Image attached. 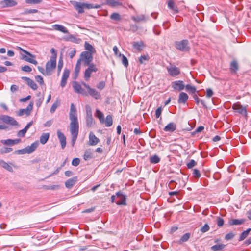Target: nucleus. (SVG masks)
<instances>
[{"label":"nucleus","instance_id":"obj_1","mask_svg":"<svg viewBox=\"0 0 251 251\" xmlns=\"http://www.w3.org/2000/svg\"><path fill=\"white\" fill-rule=\"evenodd\" d=\"M70 131L72 135H78L79 124L77 116L76 109L73 103L70 106L69 112Z\"/></svg>","mask_w":251,"mask_h":251},{"label":"nucleus","instance_id":"obj_2","mask_svg":"<svg viewBox=\"0 0 251 251\" xmlns=\"http://www.w3.org/2000/svg\"><path fill=\"white\" fill-rule=\"evenodd\" d=\"M70 3L73 5L74 8L79 14L84 12V9H98L100 8V5L98 4H92L90 3L77 2L76 1H70Z\"/></svg>","mask_w":251,"mask_h":251},{"label":"nucleus","instance_id":"obj_3","mask_svg":"<svg viewBox=\"0 0 251 251\" xmlns=\"http://www.w3.org/2000/svg\"><path fill=\"white\" fill-rule=\"evenodd\" d=\"M56 66V55L51 56L49 61L46 64L45 74L46 75H50Z\"/></svg>","mask_w":251,"mask_h":251},{"label":"nucleus","instance_id":"obj_4","mask_svg":"<svg viewBox=\"0 0 251 251\" xmlns=\"http://www.w3.org/2000/svg\"><path fill=\"white\" fill-rule=\"evenodd\" d=\"M93 59V55H91V53H87V51H83L81 52L77 61H79L80 64L82 63L84 66H89L92 64L91 63Z\"/></svg>","mask_w":251,"mask_h":251},{"label":"nucleus","instance_id":"obj_5","mask_svg":"<svg viewBox=\"0 0 251 251\" xmlns=\"http://www.w3.org/2000/svg\"><path fill=\"white\" fill-rule=\"evenodd\" d=\"M38 146V143L34 142L30 146H28L25 148L16 150L14 151V153L16 154H30L32 153L37 148Z\"/></svg>","mask_w":251,"mask_h":251},{"label":"nucleus","instance_id":"obj_6","mask_svg":"<svg viewBox=\"0 0 251 251\" xmlns=\"http://www.w3.org/2000/svg\"><path fill=\"white\" fill-rule=\"evenodd\" d=\"M20 50H21L23 52L25 53L26 55H22L21 59L28 62L29 63H32L34 65H37L38 64L37 61L34 59L35 56L28 52L27 51L22 49L21 48H19Z\"/></svg>","mask_w":251,"mask_h":251},{"label":"nucleus","instance_id":"obj_7","mask_svg":"<svg viewBox=\"0 0 251 251\" xmlns=\"http://www.w3.org/2000/svg\"><path fill=\"white\" fill-rule=\"evenodd\" d=\"M232 108L236 112L244 117L247 116V112L246 108L241 105L239 103H236L233 104Z\"/></svg>","mask_w":251,"mask_h":251},{"label":"nucleus","instance_id":"obj_8","mask_svg":"<svg viewBox=\"0 0 251 251\" xmlns=\"http://www.w3.org/2000/svg\"><path fill=\"white\" fill-rule=\"evenodd\" d=\"M0 120L5 124H9L12 126H19L18 122L14 118L7 115H0Z\"/></svg>","mask_w":251,"mask_h":251},{"label":"nucleus","instance_id":"obj_9","mask_svg":"<svg viewBox=\"0 0 251 251\" xmlns=\"http://www.w3.org/2000/svg\"><path fill=\"white\" fill-rule=\"evenodd\" d=\"M97 70L98 69L96 68L95 65H94L93 63H92L85 71L84 75V79L86 81H88L91 77L92 73L96 72L97 71Z\"/></svg>","mask_w":251,"mask_h":251},{"label":"nucleus","instance_id":"obj_10","mask_svg":"<svg viewBox=\"0 0 251 251\" xmlns=\"http://www.w3.org/2000/svg\"><path fill=\"white\" fill-rule=\"evenodd\" d=\"M166 69L169 74L173 77H175L180 73V69L173 64H170L169 66H167Z\"/></svg>","mask_w":251,"mask_h":251},{"label":"nucleus","instance_id":"obj_11","mask_svg":"<svg viewBox=\"0 0 251 251\" xmlns=\"http://www.w3.org/2000/svg\"><path fill=\"white\" fill-rule=\"evenodd\" d=\"M188 41L187 40H183L179 42H176V49L183 51H186L189 50V47L188 46Z\"/></svg>","mask_w":251,"mask_h":251},{"label":"nucleus","instance_id":"obj_12","mask_svg":"<svg viewBox=\"0 0 251 251\" xmlns=\"http://www.w3.org/2000/svg\"><path fill=\"white\" fill-rule=\"evenodd\" d=\"M33 102L30 101L29 105L25 109H20L17 115L19 116H22L24 114H25L27 116L30 115L31 111L33 109Z\"/></svg>","mask_w":251,"mask_h":251},{"label":"nucleus","instance_id":"obj_13","mask_svg":"<svg viewBox=\"0 0 251 251\" xmlns=\"http://www.w3.org/2000/svg\"><path fill=\"white\" fill-rule=\"evenodd\" d=\"M172 87L174 90L180 91L183 90L185 86L182 81L177 80L172 82Z\"/></svg>","mask_w":251,"mask_h":251},{"label":"nucleus","instance_id":"obj_14","mask_svg":"<svg viewBox=\"0 0 251 251\" xmlns=\"http://www.w3.org/2000/svg\"><path fill=\"white\" fill-rule=\"evenodd\" d=\"M70 75V71L68 69H65L64 70L61 83H60V86L61 87L63 88L65 86L66 83H67V80L69 76Z\"/></svg>","mask_w":251,"mask_h":251},{"label":"nucleus","instance_id":"obj_15","mask_svg":"<svg viewBox=\"0 0 251 251\" xmlns=\"http://www.w3.org/2000/svg\"><path fill=\"white\" fill-rule=\"evenodd\" d=\"M99 142V139L93 132H91L89 135V145L90 146H95Z\"/></svg>","mask_w":251,"mask_h":251},{"label":"nucleus","instance_id":"obj_16","mask_svg":"<svg viewBox=\"0 0 251 251\" xmlns=\"http://www.w3.org/2000/svg\"><path fill=\"white\" fill-rule=\"evenodd\" d=\"M116 197L119 198V201L116 202L117 205H126V197L121 192L116 193Z\"/></svg>","mask_w":251,"mask_h":251},{"label":"nucleus","instance_id":"obj_17","mask_svg":"<svg viewBox=\"0 0 251 251\" xmlns=\"http://www.w3.org/2000/svg\"><path fill=\"white\" fill-rule=\"evenodd\" d=\"M0 4L2 7H9L16 5L17 2L14 0H3L1 1Z\"/></svg>","mask_w":251,"mask_h":251},{"label":"nucleus","instance_id":"obj_18","mask_svg":"<svg viewBox=\"0 0 251 251\" xmlns=\"http://www.w3.org/2000/svg\"><path fill=\"white\" fill-rule=\"evenodd\" d=\"M53 30L60 31L64 34H68V30L64 26L58 24L53 25L52 26Z\"/></svg>","mask_w":251,"mask_h":251},{"label":"nucleus","instance_id":"obj_19","mask_svg":"<svg viewBox=\"0 0 251 251\" xmlns=\"http://www.w3.org/2000/svg\"><path fill=\"white\" fill-rule=\"evenodd\" d=\"M57 134L58 138L60 141L61 147L62 149H64L65 147L66 144V137L64 134L62 133L59 130H57Z\"/></svg>","mask_w":251,"mask_h":251},{"label":"nucleus","instance_id":"obj_20","mask_svg":"<svg viewBox=\"0 0 251 251\" xmlns=\"http://www.w3.org/2000/svg\"><path fill=\"white\" fill-rule=\"evenodd\" d=\"M73 87L74 91L77 93L81 94H85L84 90L82 88L81 85L77 82H74L73 83Z\"/></svg>","mask_w":251,"mask_h":251},{"label":"nucleus","instance_id":"obj_21","mask_svg":"<svg viewBox=\"0 0 251 251\" xmlns=\"http://www.w3.org/2000/svg\"><path fill=\"white\" fill-rule=\"evenodd\" d=\"M26 82L27 85L33 90H37L38 87L35 82L32 79L29 78L25 77L23 78Z\"/></svg>","mask_w":251,"mask_h":251},{"label":"nucleus","instance_id":"obj_22","mask_svg":"<svg viewBox=\"0 0 251 251\" xmlns=\"http://www.w3.org/2000/svg\"><path fill=\"white\" fill-rule=\"evenodd\" d=\"M0 166L10 172H13V169L10 164H9L3 160H0Z\"/></svg>","mask_w":251,"mask_h":251},{"label":"nucleus","instance_id":"obj_23","mask_svg":"<svg viewBox=\"0 0 251 251\" xmlns=\"http://www.w3.org/2000/svg\"><path fill=\"white\" fill-rule=\"evenodd\" d=\"M245 222V220L244 219H231L229 220L228 221V224L230 226H233V225H241L244 223Z\"/></svg>","mask_w":251,"mask_h":251},{"label":"nucleus","instance_id":"obj_24","mask_svg":"<svg viewBox=\"0 0 251 251\" xmlns=\"http://www.w3.org/2000/svg\"><path fill=\"white\" fill-rule=\"evenodd\" d=\"M188 99V95L184 92H181L179 94L178 102L179 103H185Z\"/></svg>","mask_w":251,"mask_h":251},{"label":"nucleus","instance_id":"obj_25","mask_svg":"<svg viewBox=\"0 0 251 251\" xmlns=\"http://www.w3.org/2000/svg\"><path fill=\"white\" fill-rule=\"evenodd\" d=\"M84 48L87 50V53H91V55L96 52L95 49L87 42H85L84 43Z\"/></svg>","mask_w":251,"mask_h":251},{"label":"nucleus","instance_id":"obj_26","mask_svg":"<svg viewBox=\"0 0 251 251\" xmlns=\"http://www.w3.org/2000/svg\"><path fill=\"white\" fill-rule=\"evenodd\" d=\"M77 181V177H74L67 180L65 182V186L67 188H72L76 183Z\"/></svg>","mask_w":251,"mask_h":251},{"label":"nucleus","instance_id":"obj_27","mask_svg":"<svg viewBox=\"0 0 251 251\" xmlns=\"http://www.w3.org/2000/svg\"><path fill=\"white\" fill-rule=\"evenodd\" d=\"M176 127L175 123H170L164 128V130L166 132H173L176 130Z\"/></svg>","mask_w":251,"mask_h":251},{"label":"nucleus","instance_id":"obj_28","mask_svg":"<svg viewBox=\"0 0 251 251\" xmlns=\"http://www.w3.org/2000/svg\"><path fill=\"white\" fill-rule=\"evenodd\" d=\"M89 94L95 99H99L100 98V95L96 90L90 88L88 90Z\"/></svg>","mask_w":251,"mask_h":251},{"label":"nucleus","instance_id":"obj_29","mask_svg":"<svg viewBox=\"0 0 251 251\" xmlns=\"http://www.w3.org/2000/svg\"><path fill=\"white\" fill-rule=\"evenodd\" d=\"M230 70L231 73H235L238 70V65L237 61L233 60L230 65Z\"/></svg>","mask_w":251,"mask_h":251},{"label":"nucleus","instance_id":"obj_30","mask_svg":"<svg viewBox=\"0 0 251 251\" xmlns=\"http://www.w3.org/2000/svg\"><path fill=\"white\" fill-rule=\"evenodd\" d=\"M50 134L49 133H44L42 134L40 138V142L42 144H45L49 140Z\"/></svg>","mask_w":251,"mask_h":251},{"label":"nucleus","instance_id":"obj_31","mask_svg":"<svg viewBox=\"0 0 251 251\" xmlns=\"http://www.w3.org/2000/svg\"><path fill=\"white\" fill-rule=\"evenodd\" d=\"M133 47L137 50L140 51L144 47V44L142 42H134L133 43Z\"/></svg>","mask_w":251,"mask_h":251},{"label":"nucleus","instance_id":"obj_32","mask_svg":"<svg viewBox=\"0 0 251 251\" xmlns=\"http://www.w3.org/2000/svg\"><path fill=\"white\" fill-rule=\"evenodd\" d=\"M106 4L111 7L121 5L122 3L115 0H106Z\"/></svg>","mask_w":251,"mask_h":251},{"label":"nucleus","instance_id":"obj_33","mask_svg":"<svg viewBox=\"0 0 251 251\" xmlns=\"http://www.w3.org/2000/svg\"><path fill=\"white\" fill-rule=\"evenodd\" d=\"M107 127L110 126L113 124L112 118L111 115H107L105 118V120L104 119V123Z\"/></svg>","mask_w":251,"mask_h":251},{"label":"nucleus","instance_id":"obj_34","mask_svg":"<svg viewBox=\"0 0 251 251\" xmlns=\"http://www.w3.org/2000/svg\"><path fill=\"white\" fill-rule=\"evenodd\" d=\"M132 19L135 22H139L141 21H145L146 18L144 15H140L132 17Z\"/></svg>","mask_w":251,"mask_h":251},{"label":"nucleus","instance_id":"obj_35","mask_svg":"<svg viewBox=\"0 0 251 251\" xmlns=\"http://www.w3.org/2000/svg\"><path fill=\"white\" fill-rule=\"evenodd\" d=\"M95 116L99 118L101 123H104V115L100 110L96 109Z\"/></svg>","mask_w":251,"mask_h":251},{"label":"nucleus","instance_id":"obj_36","mask_svg":"<svg viewBox=\"0 0 251 251\" xmlns=\"http://www.w3.org/2000/svg\"><path fill=\"white\" fill-rule=\"evenodd\" d=\"M251 229L248 228L246 231H243L240 235L239 240L242 241L245 239L248 235L249 232L251 231Z\"/></svg>","mask_w":251,"mask_h":251},{"label":"nucleus","instance_id":"obj_37","mask_svg":"<svg viewBox=\"0 0 251 251\" xmlns=\"http://www.w3.org/2000/svg\"><path fill=\"white\" fill-rule=\"evenodd\" d=\"M92 157H93V155H92V151L90 150H87L85 152L84 154V156H83L84 159L85 160H88L91 159Z\"/></svg>","mask_w":251,"mask_h":251},{"label":"nucleus","instance_id":"obj_38","mask_svg":"<svg viewBox=\"0 0 251 251\" xmlns=\"http://www.w3.org/2000/svg\"><path fill=\"white\" fill-rule=\"evenodd\" d=\"M225 247V245L224 244L215 245L211 247V249L214 251H222Z\"/></svg>","mask_w":251,"mask_h":251},{"label":"nucleus","instance_id":"obj_39","mask_svg":"<svg viewBox=\"0 0 251 251\" xmlns=\"http://www.w3.org/2000/svg\"><path fill=\"white\" fill-rule=\"evenodd\" d=\"M119 57H122V61L123 64L125 66L127 67L128 65V61L127 58L123 54L119 53Z\"/></svg>","mask_w":251,"mask_h":251},{"label":"nucleus","instance_id":"obj_40","mask_svg":"<svg viewBox=\"0 0 251 251\" xmlns=\"http://www.w3.org/2000/svg\"><path fill=\"white\" fill-rule=\"evenodd\" d=\"M150 161L151 163L156 164L160 161V158L158 156L155 155L150 157Z\"/></svg>","mask_w":251,"mask_h":251},{"label":"nucleus","instance_id":"obj_41","mask_svg":"<svg viewBox=\"0 0 251 251\" xmlns=\"http://www.w3.org/2000/svg\"><path fill=\"white\" fill-rule=\"evenodd\" d=\"M59 104H60V102L58 100H56V101L52 104L51 107L50 108V112L51 113H53L55 112L56 108L59 105Z\"/></svg>","mask_w":251,"mask_h":251},{"label":"nucleus","instance_id":"obj_42","mask_svg":"<svg viewBox=\"0 0 251 251\" xmlns=\"http://www.w3.org/2000/svg\"><path fill=\"white\" fill-rule=\"evenodd\" d=\"M186 90L192 94H194L196 91V88L194 86H192L190 85H187L185 86Z\"/></svg>","mask_w":251,"mask_h":251},{"label":"nucleus","instance_id":"obj_43","mask_svg":"<svg viewBox=\"0 0 251 251\" xmlns=\"http://www.w3.org/2000/svg\"><path fill=\"white\" fill-rule=\"evenodd\" d=\"M80 65H81V64L80 63V62L79 61H77L76 64L75 65V73L76 77H77L78 75L80 70Z\"/></svg>","mask_w":251,"mask_h":251},{"label":"nucleus","instance_id":"obj_44","mask_svg":"<svg viewBox=\"0 0 251 251\" xmlns=\"http://www.w3.org/2000/svg\"><path fill=\"white\" fill-rule=\"evenodd\" d=\"M86 124L88 126H91L93 124V118L92 116H86Z\"/></svg>","mask_w":251,"mask_h":251},{"label":"nucleus","instance_id":"obj_45","mask_svg":"<svg viewBox=\"0 0 251 251\" xmlns=\"http://www.w3.org/2000/svg\"><path fill=\"white\" fill-rule=\"evenodd\" d=\"M63 61L62 57H60L59 59L58 63V66H57L58 75H59L60 71L63 67Z\"/></svg>","mask_w":251,"mask_h":251},{"label":"nucleus","instance_id":"obj_46","mask_svg":"<svg viewBox=\"0 0 251 251\" xmlns=\"http://www.w3.org/2000/svg\"><path fill=\"white\" fill-rule=\"evenodd\" d=\"M13 151L12 148L5 147L3 149L0 150V153L2 154L9 153Z\"/></svg>","mask_w":251,"mask_h":251},{"label":"nucleus","instance_id":"obj_47","mask_svg":"<svg viewBox=\"0 0 251 251\" xmlns=\"http://www.w3.org/2000/svg\"><path fill=\"white\" fill-rule=\"evenodd\" d=\"M1 143H2L3 145H8V146H11L13 145V139H6V140H1Z\"/></svg>","mask_w":251,"mask_h":251},{"label":"nucleus","instance_id":"obj_48","mask_svg":"<svg viewBox=\"0 0 251 251\" xmlns=\"http://www.w3.org/2000/svg\"><path fill=\"white\" fill-rule=\"evenodd\" d=\"M110 18L112 20L118 21L121 19V16L117 13H113L110 15Z\"/></svg>","mask_w":251,"mask_h":251},{"label":"nucleus","instance_id":"obj_49","mask_svg":"<svg viewBox=\"0 0 251 251\" xmlns=\"http://www.w3.org/2000/svg\"><path fill=\"white\" fill-rule=\"evenodd\" d=\"M168 6L169 8L173 10L176 12H177L176 8L175 7L174 3L172 0H169L168 2Z\"/></svg>","mask_w":251,"mask_h":251},{"label":"nucleus","instance_id":"obj_50","mask_svg":"<svg viewBox=\"0 0 251 251\" xmlns=\"http://www.w3.org/2000/svg\"><path fill=\"white\" fill-rule=\"evenodd\" d=\"M149 57L148 55H142L139 59V61L141 64H143L144 63L145 61H147L149 59Z\"/></svg>","mask_w":251,"mask_h":251},{"label":"nucleus","instance_id":"obj_51","mask_svg":"<svg viewBox=\"0 0 251 251\" xmlns=\"http://www.w3.org/2000/svg\"><path fill=\"white\" fill-rule=\"evenodd\" d=\"M190 234L188 233L184 234L181 238L180 241L182 242H184L187 241L190 238Z\"/></svg>","mask_w":251,"mask_h":251},{"label":"nucleus","instance_id":"obj_52","mask_svg":"<svg viewBox=\"0 0 251 251\" xmlns=\"http://www.w3.org/2000/svg\"><path fill=\"white\" fill-rule=\"evenodd\" d=\"M41 2V0H25V2L30 4H39Z\"/></svg>","mask_w":251,"mask_h":251},{"label":"nucleus","instance_id":"obj_53","mask_svg":"<svg viewBox=\"0 0 251 251\" xmlns=\"http://www.w3.org/2000/svg\"><path fill=\"white\" fill-rule=\"evenodd\" d=\"M37 12L38 10L37 9H26L23 12V14L25 15L31 13H36Z\"/></svg>","mask_w":251,"mask_h":251},{"label":"nucleus","instance_id":"obj_54","mask_svg":"<svg viewBox=\"0 0 251 251\" xmlns=\"http://www.w3.org/2000/svg\"><path fill=\"white\" fill-rule=\"evenodd\" d=\"M224 223V221L223 218L221 217H217V224L218 226L221 227L223 226Z\"/></svg>","mask_w":251,"mask_h":251},{"label":"nucleus","instance_id":"obj_55","mask_svg":"<svg viewBox=\"0 0 251 251\" xmlns=\"http://www.w3.org/2000/svg\"><path fill=\"white\" fill-rule=\"evenodd\" d=\"M209 226L208 224H205L201 229V231L204 233L208 231L209 230Z\"/></svg>","mask_w":251,"mask_h":251},{"label":"nucleus","instance_id":"obj_56","mask_svg":"<svg viewBox=\"0 0 251 251\" xmlns=\"http://www.w3.org/2000/svg\"><path fill=\"white\" fill-rule=\"evenodd\" d=\"M80 159L78 158H75L73 159L72 161V165L74 166H78L80 163Z\"/></svg>","mask_w":251,"mask_h":251},{"label":"nucleus","instance_id":"obj_57","mask_svg":"<svg viewBox=\"0 0 251 251\" xmlns=\"http://www.w3.org/2000/svg\"><path fill=\"white\" fill-rule=\"evenodd\" d=\"M35 79L41 85L44 84V80L42 76L40 75H37L35 77Z\"/></svg>","mask_w":251,"mask_h":251},{"label":"nucleus","instance_id":"obj_58","mask_svg":"<svg viewBox=\"0 0 251 251\" xmlns=\"http://www.w3.org/2000/svg\"><path fill=\"white\" fill-rule=\"evenodd\" d=\"M43 100H44L43 97H41L39 98V99H37L36 102V105L38 107H39L41 105V104L43 101Z\"/></svg>","mask_w":251,"mask_h":251},{"label":"nucleus","instance_id":"obj_59","mask_svg":"<svg viewBox=\"0 0 251 251\" xmlns=\"http://www.w3.org/2000/svg\"><path fill=\"white\" fill-rule=\"evenodd\" d=\"M196 165V162L195 160L192 159L190 161L189 163H187V167L189 169L193 168Z\"/></svg>","mask_w":251,"mask_h":251},{"label":"nucleus","instance_id":"obj_60","mask_svg":"<svg viewBox=\"0 0 251 251\" xmlns=\"http://www.w3.org/2000/svg\"><path fill=\"white\" fill-rule=\"evenodd\" d=\"M86 116H92L91 108L89 105L86 106Z\"/></svg>","mask_w":251,"mask_h":251},{"label":"nucleus","instance_id":"obj_61","mask_svg":"<svg viewBox=\"0 0 251 251\" xmlns=\"http://www.w3.org/2000/svg\"><path fill=\"white\" fill-rule=\"evenodd\" d=\"M27 131L25 130L24 129H23L21 130H20L18 133H17V136L18 137H23L25 136V134L26 133Z\"/></svg>","mask_w":251,"mask_h":251},{"label":"nucleus","instance_id":"obj_62","mask_svg":"<svg viewBox=\"0 0 251 251\" xmlns=\"http://www.w3.org/2000/svg\"><path fill=\"white\" fill-rule=\"evenodd\" d=\"M21 69L23 71L26 72H30L32 70L31 67L28 65H25L24 66H23Z\"/></svg>","mask_w":251,"mask_h":251},{"label":"nucleus","instance_id":"obj_63","mask_svg":"<svg viewBox=\"0 0 251 251\" xmlns=\"http://www.w3.org/2000/svg\"><path fill=\"white\" fill-rule=\"evenodd\" d=\"M105 85V82L104 81H101L97 84V88L100 90H102L104 88Z\"/></svg>","mask_w":251,"mask_h":251},{"label":"nucleus","instance_id":"obj_64","mask_svg":"<svg viewBox=\"0 0 251 251\" xmlns=\"http://www.w3.org/2000/svg\"><path fill=\"white\" fill-rule=\"evenodd\" d=\"M193 176L195 177L199 178L201 176V173H200V171L198 169H195L193 170Z\"/></svg>","mask_w":251,"mask_h":251}]
</instances>
